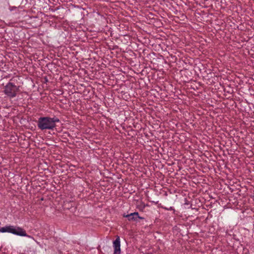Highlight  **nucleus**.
Instances as JSON below:
<instances>
[{"instance_id": "nucleus-1", "label": "nucleus", "mask_w": 254, "mask_h": 254, "mask_svg": "<svg viewBox=\"0 0 254 254\" xmlns=\"http://www.w3.org/2000/svg\"><path fill=\"white\" fill-rule=\"evenodd\" d=\"M59 122L60 120L55 117L54 118L40 117L38 119L37 126L41 130L53 129L56 127V123Z\"/></svg>"}, {"instance_id": "nucleus-2", "label": "nucleus", "mask_w": 254, "mask_h": 254, "mask_svg": "<svg viewBox=\"0 0 254 254\" xmlns=\"http://www.w3.org/2000/svg\"><path fill=\"white\" fill-rule=\"evenodd\" d=\"M0 232H7L20 236H27L26 231L21 228L11 225L0 228Z\"/></svg>"}, {"instance_id": "nucleus-3", "label": "nucleus", "mask_w": 254, "mask_h": 254, "mask_svg": "<svg viewBox=\"0 0 254 254\" xmlns=\"http://www.w3.org/2000/svg\"><path fill=\"white\" fill-rule=\"evenodd\" d=\"M19 90V87L11 82H8L4 87V93L10 98H14Z\"/></svg>"}, {"instance_id": "nucleus-4", "label": "nucleus", "mask_w": 254, "mask_h": 254, "mask_svg": "<svg viewBox=\"0 0 254 254\" xmlns=\"http://www.w3.org/2000/svg\"><path fill=\"white\" fill-rule=\"evenodd\" d=\"M113 247L114 249L113 254H121V244L120 239L119 237H117L116 239L113 242Z\"/></svg>"}, {"instance_id": "nucleus-5", "label": "nucleus", "mask_w": 254, "mask_h": 254, "mask_svg": "<svg viewBox=\"0 0 254 254\" xmlns=\"http://www.w3.org/2000/svg\"><path fill=\"white\" fill-rule=\"evenodd\" d=\"M123 216L124 217L127 218L128 220L129 221H135L137 218H138L139 219H143V217H140L139 216V214L137 212L131 213L129 214H127V215L124 214Z\"/></svg>"}, {"instance_id": "nucleus-6", "label": "nucleus", "mask_w": 254, "mask_h": 254, "mask_svg": "<svg viewBox=\"0 0 254 254\" xmlns=\"http://www.w3.org/2000/svg\"><path fill=\"white\" fill-rule=\"evenodd\" d=\"M163 208H164V209H166V210H173V207H170L169 208H166V207H163Z\"/></svg>"}]
</instances>
